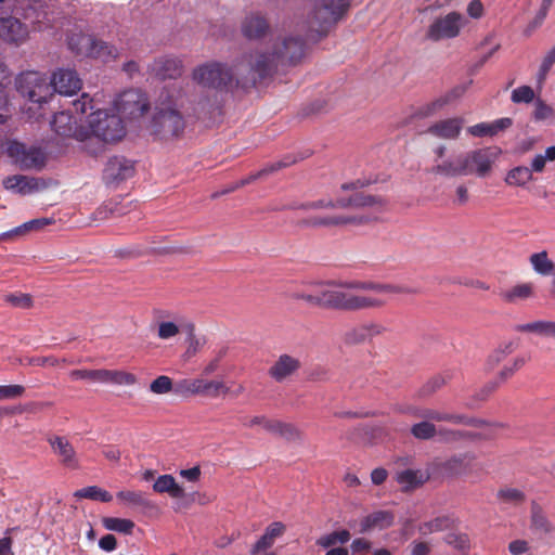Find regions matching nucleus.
<instances>
[{
    "instance_id": "1",
    "label": "nucleus",
    "mask_w": 555,
    "mask_h": 555,
    "mask_svg": "<svg viewBox=\"0 0 555 555\" xmlns=\"http://www.w3.org/2000/svg\"><path fill=\"white\" fill-rule=\"evenodd\" d=\"M364 183L360 180L349 183H344L341 190L344 192L351 191L352 194L348 196H339L335 201L330 198H322L302 203L298 206H293L294 209L302 210H332L336 208H372V214L360 215H338V214H322L313 215L304 219L301 224L306 227H343V225H359L377 220V214L382 212L386 207V202L382 197L373 196L359 192Z\"/></svg>"
},
{
    "instance_id": "2",
    "label": "nucleus",
    "mask_w": 555,
    "mask_h": 555,
    "mask_svg": "<svg viewBox=\"0 0 555 555\" xmlns=\"http://www.w3.org/2000/svg\"><path fill=\"white\" fill-rule=\"evenodd\" d=\"M289 299L301 301L310 308L359 311L379 308L385 301L378 298L357 295L337 288L331 282L310 281L288 292Z\"/></svg>"
},
{
    "instance_id": "3",
    "label": "nucleus",
    "mask_w": 555,
    "mask_h": 555,
    "mask_svg": "<svg viewBox=\"0 0 555 555\" xmlns=\"http://www.w3.org/2000/svg\"><path fill=\"white\" fill-rule=\"evenodd\" d=\"M305 40L294 30L274 33L264 47L255 50L245 62L260 78L272 74L279 66L295 65L305 56Z\"/></svg>"
},
{
    "instance_id": "4",
    "label": "nucleus",
    "mask_w": 555,
    "mask_h": 555,
    "mask_svg": "<svg viewBox=\"0 0 555 555\" xmlns=\"http://www.w3.org/2000/svg\"><path fill=\"white\" fill-rule=\"evenodd\" d=\"M184 105L185 99L180 88L172 87L163 93L150 125L152 134L165 141L179 138L185 128L181 114Z\"/></svg>"
},
{
    "instance_id": "5",
    "label": "nucleus",
    "mask_w": 555,
    "mask_h": 555,
    "mask_svg": "<svg viewBox=\"0 0 555 555\" xmlns=\"http://www.w3.org/2000/svg\"><path fill=\"white\" fill-rule=\"evenodd\" d=\"M88 139L86 152L98 155L105 150L106 144L120 141L126 134L124 120L109 109H96L88 114L86 120Z\"/></svg>"
},
{
    "instance_id": "6",
    "label": "nucleus",
    "mask_w": 555,
    "mask_h": 555,
    "mask_svg": "<svg viewBox=\"0 0 555 555\" xmlns=\"http://www.w3.org/2000/svg\"><path fill=\"white\" fill-rule=\"evenodd\" d=\"M243 74V63L236 65L234 73L227 64L209 61L193 69L192 80L204 89L223 91L233 85L237 75Z\"/></svg>"
},
{
    "instance_id": "7",
    "label": "nucleus",
    "mask_w": 555,
    "mask_h": 555,
    "mask_svg": "<svg viewBox=\"0 0 555 555\" xmlns=\"http://www.w3.org/2000/svg\"><path fill=\"white\" fill-rule=\"evenodd\" d=\"M16 91L29 103L37 105L38 108L49 102L53 96L51 80L40 72L27 70L21 73L15 78Z\"/></svg>"
},
{
    "instance_id": "8",
    "label": "nucleus",
    "mask_w": 555,
    "mask_h": 555,
    "mask_svg": "<svg viewBox=\"0 0 555 555\" xmlns=\"http://www.w3.org/2000/svg\"><path fill=\"white\" fill-rule=\"evenodd\" d=\"M467 23V18L457 11L441 14L427 26L425 38L431 42L454 39L461 35Z\"/></svg>"
},
{
    "instance_id": "9",
    "label": "nucleus",
    "mask_w": 555,
    "mask_h": 555,
    "mask_svg": "<svg viewBox=\"0 0 555 555\" xmlns=\"http://www.w3.org/2000/svg\"><path fill=\"white\" fill-rule=\"evenodd\" d=\"M68 47L78 55L100 59L103 62H109L119 56L116 47L81 33L69 37Z\"/></svg>"
},
{
    "instance_id": "10",
    "label": "nucleus",
    "mask_w": 555,
    "mask_h": 555,
    "mask_svg": "<svg viewBox=\"0 0 555 555\" xmlns=\"http://www.w3.org/2000/svg\"><path fill=\"white\" fill-rule=\"evenodd\" d=\"M442 468L452 476H465L473 482L479 481L486 474V465L469 452L446 460Z\"/></svg>"
},
{
    "instance_id": "11",
    "label": "nucleus",
    "mask_w": 555,
    "mask_h": 555,
    "mask_svg": "<svg viewBox=\"0 0 555 555\" xmlns=\"http://www.w3.org/2000/svg\"><path fill=\"white\" fill-rule=\"evenodd\" d=\"M463 154L465 176L475 175L479 178H485L491 173L500 151L493 147H482L463 152Z\"/></svg>"
},
{
    "instance_id": "12",
    "label": "nucleus",
    "mask_w": 555,
    "mask_h": 555,
    "mask_svg": "<svg viewBox=\"0 0 555 555\" xmlns=\"http://www.w3.org/2000/svg\"><path fill=\"white\" fill-rule=\"evenodd\" d=\"M46 0H14L12 12L28 21L34 30H43L51 25Z\"/></svg>"
},
{
    "instance_id": "13",
    "label": "nucleus",
    "mask_w": 555,
    "mask_h": 555,
    "mask_svg": "<svg viewBox=\"0 0 555 555\" xmlns=\"http://www.w3.org/2000/svg\"><path fill=\"white\" fill-rule=\"evenodd\" d=\"M114 104L117 115L127 120L139 119L150 107L145 93L133 89L122 92Z\"/></svg>"
},
{
    "instance_id": "14",
    "label": "nucleus",
    "mask_w": 555,
    "mask_h": 555,
    "mask_svg": "<svg viewBox=\"0 0 555 555\" xmlns=\"http://www.w3.org/2000/svg\"><path fill=\"white\" fill-rule=\"evenodd\" d=\"M134 172L135 164L133 160L122 155H114L107 159L104 166L103 181L106 185L116 188L132 178Z\"/></svg>"
},
{
    "instance_id": "15",
    "label": "nucleus",
    "mask_w": 555,
    "mask_h": 555,
    "mask_svg": "<svg viewBox=\"0 0 555 555\" xmlns=\"http://www.w3.org/2000/svg\"><path fill=\"white\" fill-rule=\"evenodd\" d=\"M53 131L63 138H73L82 144L86 151V139H88V130L86 124H78L77 117L69 112L56 113L51 121Z\"/></svg>"
},
{
    "instance_id": "16",
    "label": "nucleus",
    "mask_w": 555,
    "mask_h": 555,
    "mask_svg": "<svg viewBox=\"0 0 555 555\" xmlns=\"http://www.w3.org/2000/svg\"><path fill=\"white\" fill-rule=\"evenodd\" d=\"M29 38V27L17 15L0 17V39L15 47L24 44Z\"/></svg>"
},
{
    "instance_id": "17",
    "label": "nucleus",
    "mask_w": 555,
    "mask_h": 555,
    "mask_svg": "<svg viewBox=\"0 0 555 555\" xmlns=\"http://www.w3.org/2000/svg\"><path fill=\"white\" fill-rule=\"evenodd\" d=\"M8 153L23 169H40L46 162V155L40 149H27L24 144L17 142L9 145Z\"/></svg>"
},
{
    "instance_id": "18",
    "label": "nucleus",
    "mask_w": 555,
    "mask_h": 555,
    "mask_svg": "<svg viewBox=\"0 0 555 555\" xmlns=\"http://www.w3.org/2000/svg\"><path fill=\"white\" fill-rule=\"evenodd\" d=\"M300 369L301 361L298 357L282 353L269 366L268 375L275 383L281 384L293 378Z\"/></svg>"
},
{
    "instance_id": "19",
    "label": "nucleus",
    "mask_w": 555,
    "mask_h": 555,
    "mask_svg": "<svg viewBox=\"0 0 555 555\" xmlns=\"http://www.w3.org/2000/svg\"><path fill=\"white\" fill-rule=\"evenodd\" d=\"M195 326L192 322L188 321L180 314H172L166 320H160L157 324V337L160 340H170L179 336L181 333H186L190 336L194 335Z\"/></svg>"
},
{
    "instance_id": "20",
    "label": "nucleus",
    "mask_w": 555,
    "mask_h": 555,
    "mask_svg": "<svg viewBox=\"0 0 555 555\" xmlns=\"http://www.w3.org/2000/svg\"><path fill=\"white\" fill-rule=\"evenodd\" d=\"M53 93L62 95H73L82 87V80L75 69L57 68L51 76Z\"/></svg>"
},
{
    "instance_id": "21",
    "label": "nucleus",
    "mask_w": 555,
    "mask_h": 555,
    "mask_svg": "<svg viewBox=\"0 0 555 555\" xmlns=\"http://www.w3.org/2000/svg\"><path fill=\"white\" fill-rule=\"evenodd\" d=\"M349 0H314L313 18L322 24L335 22L348 7Z\"/></svg>"
},
{
    "instance_id": "22",
    "label": "nucleus",
    "mask_w": 555,
    "mask_h": 555,
    "mask_svg": "<svg viewBox=\"0 0 555 555\" xmlns=\"http://www.w3.org/2000/svg\"><path fill=\"white\" fill-rule=\"evenodd\" d=\"M464 119L460 117L436 121L427 129V133L443 140H454L460 135Z\"/></svg>"
},
{
    "instance_id": "23",
    "label": "nucleus",
    "mask_w": 555,
    "mask_h": 555,
    "mask_svg": "<svg viewBox=\"0 0 555 555\" xmlns=\"http://www.w3.org/2000/svg\"><path fill=\"white\" fill-rule=\"evenodd\" d=\"M286 531V526L281 521L271 522L263 534L255 542L249 553L250 555H259L273 546L275 540L281 538Z\"/></svg>"
},
{
    "instance_id": "24",
    "label": "nucleus",
    "mask_w": 555,
    "mask_h": 555,
    "mask_svg": "<svg viewBox=\"0 0 555 555\" xmlns=\"http://www.w3.org/2000/svg\"><path fill=\"white\" fill-rule=\"evenodd\" d=\"M48 441L54 454H56L60 457V461L63 465L69 468L78 467L76 451L72 443L65 437L53 436L50 437Z\"/></svg>"
},
{
    "instance_id": "25",
    "label": "nucleus",
    "mask_w": 555,
    "mask_h": 555,
    "mask_svg": "<svg viewBox=\"0 0 555 555\" xmlns=\"http://www.w3.org/2000/svg\"><path fill=\"white\" fill-rule=\"evenodd\" d=\"M513 125V119L504 117L491 122H479L467 128V132L477 138L495 137Z\"/></svg>"
},
{
    "instance_id": "26",
    "label": "nucleus",
    "mask_w": 555,
    "mask_h": 555,
    "mask_svg": "<svg viewBox=\"0 0 555 555\" xmlns=\"http://www.w3.org/2000/svg\"><path fill=\"white\" fill-rule=\"evenodd\" d=\"M384 327L377 323H366L348 330L344 334V340L348 345L362 344L365 340L384 332Z\"/></svg>"
},
{
    "instance_id": "27",
    "label": "nucleus",
    "mask_w": 555,
    "mask_h": 555,
    "mask_svg": "<svg viewBox=\"0 0 555 555\" xmlns=\"http://www.w3.org/2000/svg\"><path fill=\"white\" fill-rule=\"evenodd\" d=\"M431 172L447 178L465 176L464 154L460 153L453 158L442 159L441 162L436 160Z\"/></svg>"
},
{
    "instance_id": "28",
    "label": "nucleus",
    "mask_w": 555,
    "mask_h": 555,
    "mask_svg": "<svg viewBox=\"0 0 555 555\" xmlns=\"http://www.w3.org/2000/svg\"><path fill=\"white\" fill-rule=\"evenodd\" d=\"M241 29L246 38L259 39L269 30V23L263 15L250 13L243 20Z\"/></svg>"
},
{
    "instance_id": "29",
    "label": "nucleus",
    "mask_w": 555,
    "mask_h": 555,
    "mask_svg": "<svg viewBox=\"0 0 555 555\" xmlns=\"http://www.w3.org/2000/svg\"><path fill=\"white\" fill-rule=\"evenodd\" d=\"M395 515L389 511H375L360 521V532L366 533L374 529L383 530L392 526Z\"/></svg>"
},
{
    "instance_id": "30",
    "label": "nucleus",
    "mask_w": 555,
    "mask_h": 555,
    "mask_svg": "<svg viewBox=\"0 0 555 555\" xmlns=\"http://www.w3.org/2000/svg\"><path fill=\"white\" fill-rule=\"evenodd\" d=\"M151 67L155 75L163 79H173L181 76L183 73L182 61L177 57H159L153 62Z\"/></svg>"
},
{
    "instance_id": "31",
    "label": "nucleus",
    "mask_w": 555,
    "mask_h": 555,
    "mask_svg": "<svg viewBox=\"0 0 555 555\" xmlns=\"http://www.w3.org/2000/svg\"><path fill=\"white\" fill-rule=\"evenodd\" d=\"M430 475L427 470L422 469H404L397 473L396 480L401 486L402 490L409 491L424 485Z\"/></svg>"
},
{
    "instance_id": "32",
    "label": "nucleus",
    "mask_w": 555,
    "mask_h": 555,
    "mask_svg": "<svg viewBox=\"0 0 555 555\" xmlns=\"http://www.w3.org/2000/svg\"><path fill=\"white\" fill-rule=\"evenodd\" d=\"M534 296V285L530 282L520 283L512 286L508 289L501 292V299L511 305H516L520 301L528 300Z\"/></svg>"
},
{
    "instance_id": "33",
    "label": "nucleus",
    "mask_w": 555,
    "mask_h": 555,
    "mask_svg": "<svg viewBox=\"0 0 555 555\" xmlns=\"http://www.w3.org/2000/svg\"><path fill=\"white\" fill-rule=\"evenodd\" d=\"M414 416L427 422H447L452 424H466V417L435 409H422L414 412Z\"/></svg>"
},
{
    "instance_id": "34",
    "label": "nucleus",
    "mask_w": 555,
    "mask_h": 555,
    "mask_svg": "<svg viewBox=\"0 0 555 555\" xmlns=\"http://www.w3.org/2000/svg\"><path fill=\"white\" fill-rule=\"evenodd\" d=\"M4 188L20 194H29L39 189V181L35 178L26 176H11L4 179Z\"/></svg>"
},
{
    "instance_id": "35",
    "label": "nucleus",
    "mask_w": 555,
    "mask_h": 555,
    "mask_svg": "<svg viewBox=\"0 0 555 555\" xmlns=\"http://www.w3.org/2000/svg\"><path fill=\"white\" fill-rule=\"evenodd\" d=\"M515 331L519 333H532L542 337L555 338V321L537 320L533 322L517 324Z\"/></svg>"
},
{
    "instance_id": "36",
    "label": "nucleus",
    "mask_w": 555,
    "mask_h": 555,
    "mask_svg": "<svg viewBox=\"0 0 555 555\" xmlns=\"http://www.w3.org/2000/svg\"><path fill=\"white\" fill-rule=\"evenodd\" d=\"M465 91H466V88L464 86H457V87L453 88L446 94L441 95L440 98L436 99L435 101L423 106L422 114L424 116L433 115L434 113L441 109L443 106L460 99L465 93Z\"/></svg>"
},
{
    "instance_id": "37",
    "label": "nucleus",
    "mask_w": 555,
    "mask_h": 555,
    "mask_svg": "<svg viewBox=\"0 0 555 555\" xmlns=\"http://www.w3.org/2000/svg\"><path fill=\"white\" fill-rule=\"evenodd\" d=\"M529 262L535 273L542 276H555V262L548 257L546 250L530 255Z\"/></svg>"
},
{
    "instance_id": "38",
    "label": "nucleus",
    "mask_w": 555,
    "mask_h": 555,
    "mask_svg": "<svg viewBox=\"0 0 555 555\" xmlns=\"http://www.w3.org/2000/svg\"><path fill=\"white\" fill-rule=\"evenodd\" d=\"M153 490L158 493H168L171 498L184 496V491L171 475L159 476L153 485Z\"/></svg>"
},
{
    "instance_id": "39",
    "label": "nucleus",
    "mask_w": 555,
    "mask_h": 555,
    "mask_svg": "<svg viewBox=\"0 0 555 555\" xmlns=\"http://www.w3.org/2000/svg\"><path fill=\"white\" fill-rule=\"evenodd\" d=\"M138 382L134 374L124 370H106L103 372V384L132 386Z\"/></svg>"
},
{
    "instance_id": "40",
    "label": "nucleus",
    "mask_w": 555,
    "mask_h": 555,
    "mask_svg": "<svg viewBox=\"0 0 555 555\" xmlns=\"http://www.w3.org/2000/svg\"><path fill=\"white\" fill-rule=\"evenodd\" d=\"M526 362H527V359L525 357H517L513 360V362L511 364L505 365L500 371L496 379L489 383L486 386V389L488 390V392L495 390L499 387L500 383H503L506 379H508L511 376H513V374L515 372H517L518 370H520L526 364Z\"/></svg>"
},
{
    "instance_id": "41",
    "label": "nucleus",
    "mask_w": 555,
    "mask_h": 555,
    "mask_svg": "<svg viewBox=\"0 0 555 555\" xmlns=\"http://www.w3.org/2000/svg\"><path fill=\"white\" fill-rule=\"evenodd\" d=\"M515 348L516 347L513 341L501 344L488 356L485 363V369L489 372L493 371L502 361H504L515 350Z\"/></svg>"
},
{
    "instance_id": "42",
    "label": "nucleus",
    "mask_w": 555,
    "mask_h": 555,
    "mask_svg": "<svg viewBox=\"0 0 555 555\" xmlns=\"http://www.w3.org/2000/svg\"><path fill=\"white\" fill-rule=\"evenodd\" d=\"M116 496L122 504L129 507H152V503L141 491L121 490L117 492Z\"/></svg>"
},
{
    "instance_id": "43",
    "label": "nucleus",
    "mask_w": 555,
    "mask_h": 555,
    "mask_svg": "<svg viewBox=\"0 0 555 555\" xmlns=\"http://www.w3.org/2000/svg\"><path fill=\"white\" fill-rule=\"evenodd\" d=\"M230 393L229 387L219 379H205L201 377V396L218 398Z\"/></svg>"
},
{
    "instance_id": "44",
    "label": "nucleus",
    "mask_w": 555,
    "mask_h": 555,
    "mask_svg": "<svg viewBox=\"0 0 555 555\" xmlns=\"http://www.w3.org/2000/svg\"><path fill=\"white\" fill-rule=\"evenodd\" d=\"M343 286L346 288L373 291L376 294H399V293L405 292V289L402 287L389 285V284L349 283V284H344Z\"/></svg>"
},
{
    "instance_id": "45",
    "label": "nucleus",
    "mask_w": 555,
    "mask_h": 555,
    "mask_svg": "<svg viewBox=\"0 0 555 555\" xmlns=\"http://www.w3.org/2000/svg\"><path fill=\"white\" fill-rule=\"evenodd\" d=\"M453 525V519L449 516H439L431 520L425 521L420 525L418 531L423 535L431 534L435 532L449 529Z\"/></svg>"
},
{
    "instance_id": "46",
    "label": "nucleus",
    "mask_w": 555,
    "mask_h": 555,
    "mask_svg": "<svg viewBox=\"0 0 555 555\" xmlns=\"http://www.w3.org/2000/svg\"><path fill=\"white\" fill-rule=\"evenodd\" d=\"M74 496L77 499H89V500L100 501V502H105V503L111 502L113 499L112 494L108 491H106L98 486H89V487L79 489L74 493Z\"/></svg>"
},
{
    "instance_id": "47",
    "label": "nucleus",
    "mask_w": 555,
    "mask_h": 555,
    "mask_svg": "<svg viewBox=\"0 0 555 555\" xmlns=\"http://www.w3.org/2000/svg\"><path fill=\"white\" fill-rule=\"evenodd\" d=\"M102 525L106 530L124 534H131L135 526L132 520L118 517H103Z\"/></svg>"
},
{
    "instance_id": "48",
    "label": "nucleus",
    "mask_w": 555,
    "mask_h": 555,
    "mask_svg": "<svg viewBox=\"0 0 555 555\" xmlns=\"http://www.w3.org/2000/svg\"><path fill=\"white\" fill-rule=\"evenodd\" d=\"M173 391L179 396H201V377L182 379L176 383Z\"/></svg>"
},
{
    "instance_id": "49",
    "label": "nucleus",
    "mask_w": 555,
    "mask_h": 555,
    "mask_svg": "<svg viewBox=\"0 0 555 555\" xmlns=\"http://www.w3.org/2000/svg\"><path fill=\"white\" fill-rule=\"evenodd\" d=\"M350 540V533L348 530L333 531L326 535L321 537L317 544L322 547H331L335 544H345Z\"/></svg>"
},
{
    "instance_id": "50",
    "label": "nucleus",
    "mask_w": 555,
    "mask_h": 555,
    "mask_svg": "<svg viewBox=\"0 0 555 555\" xmlns=\"http://www.w3.org/2000/svg\"><path fill=\"white\" fill-rule=\"evenodd\" d=\"M411 434L420 440H428L437 435L436 426L427 421H422L411 427Z\"/></svg>"
},
{
    "instance_id": "51",
    "label": "nucleus",
    "mask_w": 555,
    "mask_h": 555,
    "mask_svg": "<svg viewBox=\"0 0 555 555\" xmlns=\"http://www.w3.org/2000/svg\"><path fill=\"white\" fill-rule=\"evenodd\" d=\"M532 179L531 170L527 167H516L512 169L505 179L511 185H525Z\"/></svg>"
},
{
    "instance_id": "52",
    "label": "nucleus",
    "mask_w": 555,
    "mask_h": 555,
    "mask_svg": "<svg viewBox=\"0 0 555 555\" xmlns=\"http://www.w3.org/2000/svg\"><path fill=\"white\" fill-rule=\"evenodd\" d=\"M554 64H555V46L544 55V57L542 59V62L540 64V67H539L538 74H537V82L540 87L544 83V81Z\"/></svg>"
},
{
    "instance_id": "53",
    "label": "nucleus",
    "mask_w": 555,
    "mask_h": 555,
    "mask_svg": "<svg viewBox=\"0 0 555 555\" xmlns=\"http://www.w3.org/2000/svg\"><path fill=\"white\" fill-rule=\"evenodd\" d=\"M273 434L279 435L291 441L299 440L301 439L302 436L301 431L296 426L281 421H278Z\"/></svg>"
},
{
    "instance_id": "54",
    "label": "nucleus",
    "mask_w": 555,
    "mask_h": 555,
    "mask_svg": "<svg viewBox=\"0 0 555 555\" xmlns=\"http://www.w3.org/2000/svg\"><path fill=\"white\" fill-rule=\"evenodd\" d=\"M532 526L537 531L544 534H552L555 532V526L541 511H534L532 513Z\"/></svg>"
},
{
    "instance_id": "55",
    "label": "nucleus",
    "mask_w": 555,
    "mask_h": 555,
    "mask_svg": "<svg viewBox=\"0 0 555 555\" xmlns=\"http://www.w3.org/2000/svg\"><path fill=\"white\" fill-rule=\"evenodd\" d=\"M104 369L99 370H74L69 373L73 379H86L91 383L103 384Z\"/></svg>"
},
{
    "instance_id": "56",
    "label": "nucleus",
    "mask_w": 555,
    "mask_h": 555,
    "mask_svg": "<svg viewBox=\"0 0 555 555\" xmlns=\"http://www.w3.org/2000/svg\"><path fill=\"white\" fill-rule=\"evenodd\" d=\"M54 221L51 218H39L34 219L28 222H25L22 227L18 229H15L14 232L16 234H25L31 231H40L46 225L52 224Z\"/></svg>"
},
{
    "instance_id": "57",
    "label": "nucleus",
    "mask_w": 555,
    "mask_h": 555,
    "mask_svg": "<svg viewBox=\"0 0 555 555\" xmlns=\"http://www.w3.org/2000/svg\"><path fill=\"white\" fill-rule=\"evenodd\" d=\"M287 165H288V163H285V162H276V163H274V164H272L270 166H267L266 168H263L262 170L258 171L257 173L250 175L248 178L241 180L238 183H236L234 186H232L230 191L236 190L240 186H243V185H245V184L256 180L257 178H259V177H261L263 175L276 171L278 169H280L282 167H285Z\"/></svg>"
},
{
    "instance_id": "58",
    "label": "nucleus",
    "mask_w": 555,
    "mask_h": 555,
    "mask_svg": "<svg viewBox=\"0 0 555 555\" xmlns=\"http://www.w3.org/2000/svg\"><path fill=\"white\" fill-rule=\"evenodd\" d=\"M172 380L166 375H160L150 385V390L156 395H165L173 389Z\"/></svg>"
},
{
    "instance_id": "59",
    "label": "nucleus",
    "mask_w": 555,
    "mask_h": 555,
    "mask_svg": "<svg viewBox=\"0 0 555 555\" xmlns=\"http://www.w3.org/2000/svg\"><path fill=\"white\" fill-rule=\"evenodd\" d=\"M444 541L449 545H451L460 551H465V550L469 548V538L465 533L450 532L446 535Z\"/></svg>"
},
{
    "instance_id": "60",
    "label": "nucleus",
    "mask_w": 555,
    "mask_h": 555,
    "mask_svg": "<svg viewBox=\"0 0 555 555\" xmlns=\"http://www.w3.org/2000/svg\"><path fill=\"white\" fill-rule=\"evenodd\" d=\"M511 99L514 103H530L534 99V91L529 86H521L513 90Z\"/></svg>"
},
{
    "instance_id": "61",
    "label": "nucleus",
    "mask_w": 555,
    "mask_h": 555,
    "mask_svg": "<svg viewBox=\"0 0 555 555\" xmlns=\"http://www.w3.org/2000/svg\"><path fill=\"white\" fill-rule=\"evenodd\" d=\"M25 390L22 385H0V401L21 398Z\"/></svg>"
},
{
    "instance_id": "62",
    "label": "nucleus",
    "mask_w": 555,
    "mask_h": 555,
    "mask_svg": "<svg viewBox=\"0 0 555 555\" xmlns=\"http://www.w3.org/2000/svg\"><path fill=\"white\" fill-rule=\"evenodd\" d=\"M73 107L76 114L86 115L94 108L93 99L88 93H82L79 99L73 102Z\"/></svg>"
},
{
    "instance_id": "63",
    "label": "nucleus",
    "mask_w": 555,
    "mask_h": 555,
    "mask_svg": "<svg viewBox=\"0 0 555 555\" xmlns=\"http://www.w3.org/2000/svg\"><path fill=\"white\" fill-rule=\"evenodd\" d=\"M278 420H270L266 416L258 415L251 417L247 423V427H255V426H261L264 430L273 434L275 426H276Z\"/></svg>"
},
{
    "instance_id": "64",
    "label": "nucleus",
    "mask_w": 555,
    "mask_h": 555,
    "mask_svg": "<svg viewBox=\"0 0 555 555\" xmlns=\"http://www.w3.org/2000/svg\"><path fill=\"white\" fill-rule=\"evenodd\" d=\"M5 301L18 308H29L33 304L31 297L28 294L23 293L7 295Z\"/></svg>"
}]
</instances>
